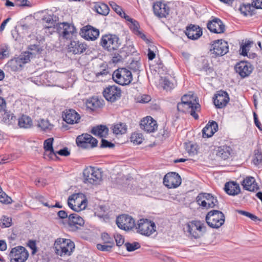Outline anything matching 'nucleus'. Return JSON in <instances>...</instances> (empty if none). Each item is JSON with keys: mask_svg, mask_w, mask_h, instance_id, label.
Instances as JSON below:
<instances>
[{"mask_svg": "<svg viewBox=\"0 0 262 262\" xmlns=\"http://www.w3.org/2000/svg\"><path fill=\"white\" fill-rule=\"evenodd\" d=\"M54 247L56 254L60 256H69L75 248V244L70 239L59 238L55 241Z\"/></svg>", "mask_w": 262, "mask_h": 262, "instance_id": "1", "label": "nucleus"}, {"mask_svg": "<svg viewBox=\"0 0 262 262\" xmlns=\"http://www.w3.org/2000/svg\"><path fill=\"white\" fill-rule=\"evenodd\" d=\"M84 182L93 185L99 184L102 181L101 172L94 167H86L83 171Z\"/></svg>", "mask_w": 262, "mask_h": 262, "instance_id": "2", "label": "nucleus"}, {"mask_svg": "<svg viewBox=\"0 0 262 262\" xmlns=\"http://www.w3.org/2000/svg\"><path fill=\"white\" fill-rule=\"evenodd\" d=\"M225 218V215L222 211L213 210L208 212L205 220L209 227L217 229L224 224Z\"/></svg>", "mask_w": 262, "mask_h": 262, "instance_id": "3", "label": "nucleus"}, {"mask_svg": "<svg viewBox=\"0 0 262 262\" xmlns=\"http://www.w3.org/2000/svg\"><path fill=\"white\" fill-rule=\"evenodd\" d=\"M100 45L104 49L113 52L119 49L121 46V42L117 35L108 34L101 37Z\"/></svg>", "mask_w": 262, "mask_h": 262, "instance_id": "4", "label": "nucleus"}, {"mask_svg": "<svg viewBox=\"0 0 262 262\" xmlns=\"http://www.w3.org/2000/svg\"><path fill=\"white\" fill-rule=\"evenodd\" d=\"M114 81L120 85L129 84L133 80L131 72L126 68H119L115 70L112 75Z\"/></svg>", "mask_w": 262, "mask_h": 262, "instance_id": "5", "label": "nucleus"}, {"mask_svg": "<svg viewBox=\"0 0 262 262\" xmlns=\"http://www.w3.org/2000/svg\"><path fill=\"white\" fill-rule=\"evenodd\" d=\"M184 229L194 238L200 237L206 231L205 224L200 221H193L186 225Z\"/></svg>", "mask_w": 262, "mask_h": 262, "instance_id": "6", "label": "nucleus"}, {"mask_svg": "<svg viewBox=\"0 0 262 262\" xmlns=\"http://www.w3.org/2000/svg\"><path fill=\"white\" fill-rule=\"evenodd\" d=\"M196 202L203 209H206L214 208L218 204L216 198L211 193L205 192L199 193L196 198Z\"/></svg>", "mask_w": 262, "mask_h": 262, "instance_id": "7", "label": "nucleus"}, {"mask_svg": "<svg viewBox=\"0 0 262 262\" xmlns=\"http://www.w3.org/2000/svg\"><path fill=\"white\" fill-rule=\"evenodd\" d=\"M228 51L229 46L227 42L222 39L214 41L210 49V53L212 57L222 56Z\"/></svg>", "mask_w": 262, "mask_h": 262, "instance_id": "8", "label": "nucleus"}, {"mask_svg": "<svg viewBox=\"0 0 262 262\" xmlns=\"http://www.w3.org/2000/svg\"><path fill=\"white\" fill-rule=\"evenodd\" d=\"M11 262H25L28 258L29 253L23 246H17L12 248L9 255Z\"/></svg>", "mask_w": 262, "mask_h": 262, "instance_id": "9", "label": "nucleus"}, {"mask_svg": "<svg viewBox=\"0 0 262 262\" xmlns=\"http://www.w3.org/2000/svg\"><path fill=\"white\" fill-rule=\"evenodd\" d=\"M137 229L140 234L149 236L156 231V226L154 222L147 219H141L138 221Z\"/></svg>", "mask_w": 262, "mask_h": 262, "instance_id": "10", "label": "nucleus"}, {"mask_svg": "<svg viewBox=\"0 0 262 262\" xmlns=\"http://www.w3.org/2000/svg\"><path fill=\"white\" fill-rule=\"evenodd\" d=\"M30 60V54L26 53L10 60L8 62L7 66L11 71H18L21 70L24 65Z\"/></svg>", "mask_w": 262, "mask_h": 262, "instance_id": "11", "label": "nucleus"}, {"mask_svg": "<svg viewBox=\"0 0 262 262\" xmlns=\"http://www.w3.org/2000/svg\"><path fill=\"white\" fill-rule=\"evenodd\" d=\"M78 146L83 148H93L96 147L98 141L91 135L83 134L78 136L76 140Z\"/></svg>", "mask_w": 262, "mask_h": 262, "instance_id": "12", "label": "nucleus"}, {"mask_svg": "<svg viewBox=\"0 0 262 262\" xmlns=\"http://www.w3.org/2000/svg\"><path fill=\"white\" fill-rule=\"evenodd\" d=\"M103 94L108 101L114 102L121 97V90L115 85H109L104 90Z\"/></svg>", "mask_w": 262, "mask_h": 262, "instance_id": "13", "label": "nucleus"}, {"mask_svg": "<svg viewBox=\"0 0 262 262\" xmlns=\"http://www.w3.org/2000/svg\"><path fill=\"white\" fill-rule=\"evenodd\" d=\"M200 107V104L196 102H193V103L181 102L177 104V109L179 111L183 113H189L195 119L199 118V116L196 113V111H198Z\"/></svg>", "mask_w": 262, "mask_h": 262, "instance_id": "14", "label": "nucleus"}, {"mask_svg": "<svg viewBox=\"0 0 262 262\" xmlns=\"http://www.w3.org/2000/svg\"><path fill=\"white\" fill-rule=\"evenodd\" d=\"M163 184L168 188H177L181 184V178L178 173L170 172L164 176Z\"/></svg>", "mask_w": 262, "mask_h": 262, "instance_id": "15", "label": "nucleus"}, {"mask_svg": "<svg viewBox=\"0 0 262 262\" xmlns=\"http://www.w3.org/2000/svg\"><path fill=\"white\" fill-rule=\"evenodd\" d=\"M116 224L119 228L124 230H129L134 227L135 222L132 216L122 214L117 218Z\"/></svg>", "mask_w": 262, "mask_h": 262, "instance_id": "16", "label": "nucleus"}, {"mask_svg": "<svg viewBox=\"0 0 262 262\" xmlns=\"http://www.w3.org/2000/svg\"><path fill=\"white\" fill-rule=\"evenodd\" d=\"M99 30L92 26L87 25L81 29L80 34L88 40H95L99 35Z\"/></svg>", "mask_w": 262, "mask_h": 262, "instance_id": "17", "label": "nucleus"}, {"mask_svg": "<svg viewBox=\"0 0 262 262\" xmlns=\"http://www.w3.org/2000/svg\"><path fill=\"white\" fill-rule=\"evenodd\" d=\"M57 30L64 38L70 39L76 33V29L73 25L62 23L58 24Z\"/></svg>", "mask_w": 262, "mask_h": 262, "instance_id": "18", "label": "nucleus"}, {"mask_svg": "<svg viewBox=\"0 0 262 262\" xmlns=\"http://www.w3.org/2000/svg\"><path fill=\"white\" fill-rule=\"evenodd\" d=\"M78 194H73L68 198V205L73 210L79 212L84 209L86 206V201L82 200H78Z\"/></svg>", "mask_w": 262, "mask_h": 262, "instance_id": "19", "label": "nucleus"}, {"mask_svg": "<svg viewBox=\"0 0 262 262\" xmlns=\"http://www.w3.org/2000/svg\"><path fill=\"white\" fill-rule=\"evenodd\" d=\"M229 101L228 93L224 91H219L213 97V103L216 107L222 108L226 106Z\"/></svg>", "mask_w": 262, "mask_h": 262, "instance_id": "20", "label": "nucleus"}, {"mask_svg": "<svg viewBox=\"0 0 262 262\" xmlns=\"http://www.w3.org/2000/svg\"><path fill=\"white\" fill-rule=\"evenodd\" d=\"M155 15L159 18H165L169 15L170 8L165 3L157 2L153 5Z\"/></svg>", "mask_w": 262, "mask_h": 262, "instance_id": "21", "label": "nucleus"}, {"mask_svg": "<svg viewBox=\"0 0 262 262\" xmlns=\"http://www.w3.org/2000/svg\"><path fill=\"white\" fill-rule=\"evenodd\" d=\"M235 70L242 78H245L251 73L253 68L250 63L241 61L235 65Z\"/></svg>", "mask_w": 262, "mask_h": 262, "instance_id": "22", "label": "nucleus"}, {"mask_svg": "<svg viewBox=\"0 0 262 262\" xmlns=\"http://www.w3.org/2000/svg\"><path fill=\"white\" fill-rule=\"evenodd\" d=\"M140 126L145 132L151 133L157 130L158 125L156 121L151 117L147 116L141 121Z\"/></svg>", "mask_w": 262, "mask_h": 262, "instance_id": "23", "label": "nucleus"}, {"mask_svg": "<svg viewBox=\"0 0 262 262\" xmlns=\"http://www.w3.org/2000/svg\"><path fill=\"white\" fill-rule=\"evenodd\" d=\"M84 220L77 213L71 214L69 216L68 224L73 231H76L79 229V227L83 226Z\"/></svg>", "mask_w": 262, "mask_h": 262, "instance_id": "24", "label": "nucleus"}, {"mask_svg": "<svg viewBox=\"0 0 262 262\" xmlns=\"http://www.w3.org/2000/svg\"><path fill=\"white\" fill-rule=\"evenodd\" d=\"M207 28L212 32L222 33L225 31V26L219 18H214L207 24Z\"/></svg>", "mask_w": 262, "mask_h": 262, "instance_id": "25", "label": "nucleus"}, {"mask_svg": "<svg viewBox=\"0 0 262 262\" xmlns=\"http://www.w3.org/2000/svg\"><path fill=\"white\" fill-rule=\"evenodd\" d=\"M85 43L79 41H71L68 46V51L74 54H79L83 53L86 49Z\"/></svg>", "mask_w": 262, "mask_h": 262, "instance_id": "26", "label": "nucleus"}, {"mask_svg": "<svg viewBox=\"0 0 262 262\" xmlns=\"http://www.w3.org/2000/svg\"><path fill=\"white\" fill-rule=\"evenodd\" d=\"M63 119L67 123L73 124L78 123L80 117L75 110L69 109L64 112Z\"/></svg>", "mask_w": 262, "mask_h": 262, "instance_id": "27", "label": "nucleus"}, {"mask_svg": "<svg viewBox=\"0 0 262 262\" xmlns=\"http://www.w3.org/2000/svg\"><path fill=\"white\" fill-rule=\"evenodd\" d=\"M185 34L189 39L196 40L202 36V31L199 26L190 25L186 28Z\"/></svg>", "mask_w": 262, "mask_h": 262, "instance_id": "28", "label": "nucleus"}, {"mask_svg": "<svg viewBox=\"0 0 262 262\" xmlns=\"http://www.w3.org/2000/svg\"><path fill=\"white\" fill-rule=\"evenodd\" d=\"M218 129V124L214 121L209 122L202 130L203 137L209 138L212 137Z\"/></svg>", "mask_w": 262, "mask_h": 262, "instance_id": "29", "label": "nucleus"}, {"mask_svg": "<svg viewBox=\"0 0 262 262\" xmlns=\"http://www.w3.org/2000/svg\"><path fill=\"white\" fill-rule=\"evenodd\" d=\"M224 190L229 195H235L239 193L241 191L238 184L235 182H229L225 184Z\"/></svg>", "mask_w": 262, "mask_h": 262, "instance_id": "30", "label": "nucleus"}, {"mask_svg": "<svg viewBox=\"0 0 262 262\" xmlns=\"http://www.w3.org/2000/svg\"><path fill=\"white\" fill-rule=\"evenodd\" d=\"M242 185L243 188L250 191H254L258 189L257 185L255 183V179L253 177H248L245 178L243 182Z\"/></svg>", "mask_w": 262, "mask_h": 262, "instance_id": "31", "label": "nucleus"}, {"mask_svg": "<svg viewBox=\"0 0 262 262\" xmlns=\"http://www.w3.org/2000/svg\"><path fill=\"white\" fill-rule=\"evenodd\" d=\"M232 151V150L230 146H221L217 148L216 156L223 160H226L229 157Z\"/></svg>", "mask_w": 262, "mask_h": 262, "instance_id": "32", "label": "nucleus"}, {"mask_svg": "<svg viewBox=\"0 0 262 262\" xmlns=\"http://www.w3.org/2000/svg\"><path fill=\"white\" fill-rule=\"evenodd\" d=\"M3 112L4 114H3L2 121L6 124L9 125H13L15 124L17 120L16 117L13 114L6 110Z\"/></svg>", "mask_w": 262, "mask_h": 262, "instance_id": "33", "label": "nucleus"}, {"mask_svg": "<svg viewBox=\"0 0 262 262\" xmlns=\"http://www.w3.org/2000/svg\"><path fill=\"white\" fill-rule=\"evenodd\" d=\"M108 129L104 125H100L94 127L91 130V133L101 138L105 137L108 134Z\"/></svg>", "mask_w": 262, "mask_h": 262, "instance_id": "34", "label": "nucleus"}, {"mask_svg": "<svg viewBox=\"0 0 262 262\" xmlns=\"http://www.w3.org/2000/svg\"><path fill=\"white\" fill-rule=\"evenodd\" d=\"M86 105L88 108L94 111L100 107L102 103L97 97H92L87 100Z\"/></svg>", "mask_w": 262, "mask_h": 262, "instance_id": "35", "label": "nucleus"}, {"mask_svg": "<svg viewBox=\"0 0 262 262\" xmlns=\"http://www.w3.org/2000/svg\"><path fill=\"white\" fill-rule=\"evenodd\" d=\"M18 125L20 128H29L32 125L31 118L26 115H22L18 119Z\"/></svg>", "mask_w": 262, "mask_h": 262, "instance_id": "36", "label": "nucleus"}, {"mask_svg": "<svg viewBox=\"0 0 262 262\" xmlns=\"http://www.w3.org/2000/svg\"><path fill=\"white\" fill-rule=\"evenodd\" d=\"M56 16L53 14H46L44 15L41 19L43 23H46V28H50L56 25V20L54 18Z\"/></svg>", "mask_w": 262, "mask_h": 262, "instance_id": "37", "label": "nucleus"}, {"mask_svg": "<svg viewBox=\"0 0 262 262\" xmlns=\"http://www.w3.org/2000/svg\"><path fill=\"white\" fill-rule=\"evenodd\" d=\"M94 10L99 14L106 16L110 11L108 6L104 3H98L94 6Z\"/></svg>", "mask_w": 262, "mask_h": 262, "instance_id": "38", "label": "nucleus"}, {"mask_svg": "<svg viewBox=\"0 0 262 262\" xmlns=\"http://www.w3.org/2000/svg\"><path fill=\"white\" fill-rule=\"evenodd\" d=\"M239 10L241 13L243 14L245 16H251L253 14V12L255 10V8L253 5H251L249 4H243L240 6Z\"/></svg>", "mask_w": 262, "mask_h": 262, "instance_id": "39", "label": "nucleus"}, {"mask_svg": "<svg viewBox=\"0 0 262 262\" xmlns=\"http://www.w3.org/2000/svg\"><path fill=\"white\" fill-rule=\"evenodd\" d=\"M113 133L116 135L123 134L126 132L127 127L126 125L123 123H119L115 124L113 126Z\"/></svg>", "mask_w": 262, "mask_h": 262, "instance_id": "40", "label": "nucleus"}, {"mask_svg": "<svg viewBox=\"0 0 262 262\" xmlns=\"http://www.w3.org/2000/svg\"><path fill=\"white\" fill-rule=\"evenodd\" d=\"M53 141L54 139L53 138L46 139L43 143V148L46 152H49L50 155H55L56 153L53 148Z\"/></svg>", "mask_w": 262, "mask_h": 262, "instance_id": "41", "label": "nucleus"}, {"mask_svg": "<svg viewBox=\"0 0 262 262\" xmlns=\"http://www.w3.org/2000/svg\"><path fill=\"white\" fill-rule=\"evenodd\" d=\"M185 147L186 151L190 156H193L198 152V146L191 142L185 143Z\"/></svg>", "mask_w": 262, "mask_h": 262, "instance_id": "42", "label": "nucleus"}, {"mask_svg": "<svg viewBox=\"0 0 262 262\" xmlns=\"http://www.w3.org/2000/svg\"><path fill=\"white\" fill-rule=\"evenodd\" d=\"M38 126L43 130H51L52 128V125L48 120L41 119L38 123Z\"/></svg>", "mask_w": 262, "mask_h": 262, "instance_id": "43", "label": "nucleus"}, {"mask_svg": "<svg viewBox=\"0 0 262 262\" xmlns=\"http://www.w3.org/2000/svg\"><path fill=\"white\" fill-rule=\"evenodd\" d=\"M28 49L31 51V52H25L24 54L29 53L30 57H31V55L33 54H40L42 51L41 48L36 45H31L29 46Z\"/></svg>", "mask_w": 262, "mask_h": 262, "instance_id": "44", "label": "nucleus"}, {"mask_svg": "<svg viewBox=\"0 0 262 262\" xmlns=\"http://www.w3.org/2000/svg\"><path fill=\"white\" fill-rule=\"evenodd\" d=\"M254 153L253 162L255 165H258L262 163V152L260 150L257 149Z\"/></svg>", "mask_w": 262, "mask_h": 262, "instance_id": "45", "label": "nucleus"}, {"mask_svg": "<svg viewBox=\"0 0 262 262\" xmlns=\"http://www.w3.org/2000/svg\"><path fill=\"white\" fill-rule=\"evenodd\" d=\"M130 140L135 144H140L143 141L142 135L141 134L134 133L132 134L130 137Z\"/></svg>", "mask_w": 262, "mask_h": 262, "instance_id": "46", "label": "nucleus"}, {"mask_svg": "<svg viewBox=\"0 0 262 262\" xmlns=\"http://www.w3.org/2000/svg\"><path fill=\"white\" fill-rule=\"evenodd\" d=\"M253 43L252 41H247L245 43L242 44L241 47V49L242 50L241 54L243 56L247 55V52L249 50V48L251 47V45Z\"/></svg>", "mask_w": 262, "mask_h": 262, "instance_id": "47", "label": "nucleus"}, {"mask_svg": "<svg viewBox=\"0 0 262 262\" xmlns=\"http://www.w3.org/2000/svg\"><path fill=\"white\" fill-rule=\"evenodd\" d=\"M125 246L128 251H134L140 247V244L138 242H134L133 243H126Z\"/></svg>", "mask_w": 262, "mask_h": 262, "instance_id": "48", "label": "nucleus"}, {"mask_svg": "<svg viewBox=\"0 0 262 262\" xmlns=\"http://www.w3.org/2000/svg\"><path fill=\"white\" fill-rule=\"evenodd\" d=\"M1 221L2 223L1 227L2 228L9 227L12 225V219L10 217L3 216Z\"/></svg>", "mask_w": 262, "mask_h": 262, "instance_id": "49", "label": "nucleus"}, {"mask_svg": "<svg viewBox=\"0 0 262 262\" xmlns=\"http://www.w3.org/2000/svg\"><path fill=\"white\" fill-rule=\"evenodd\" d=\"M101 238L105 244L114 245L113 238L111 237L107 233H103L101 235Z\"/></svg>", "mask_w": 262, "mask_h": 262, "instance_id": "50", "label": "nucleus"}, {"mask_svg": "<svg viewBox=\"0 0 262 262\" xmlns=\"http://www.w3.org/2000/svg\"><path fill=\"white\" fill-rule=\"evenodd\" d=\"M112 8L120 16L122 15V13H123L122 9L121 7L118 6L116 3L112 2L110 3Z\"/></svg>", "mask_w": 262, "mask_h": 262, "instance_id": "51", "label": "nucleus"}, {"mask_svg": "<svg viewBox=\"0 0 262 262\" xmlns=\"http://www.w3.org/2000/svg\"><path fill=\"white\" fill-rule=\"evenodd\" d=\"M139 27L140 26L139 23L135 19H134L129 25V28L135 34H137L138 32L140 31Z\"/></svg>", "mask_w": 262, "mask_h": 262, "instance_id": "52", "label": "nucleus"}, {"mask_svg": "<svg viewBox=\"0 0 262 262\" xmlns=\"http://www.w3.org/2000/svg\"><path fill=\"white\" fill-rule=\"evenodd\" d=\"M113 246L110 244L102 245L99 244L97 245V248L98 250L102 251H110Z\"/></svg>", "mask_w": 262, "mask_h": 262, "instance_id": "53", "label": "nucleus"}, {"mask_svg": "<svg viewBox=\"0 0 262 262\" xmlns=\"http://www.w3.org/2000/svg\"><path fill=\"white\" fill-rule=\"evenodd\" d=\"M9 53V47L5 46L0 49V59L8 56Z\"/></svg>", "mask_w": 262, "mask_h": 262, "instance_id": "54", "label": "nucleus"}, {"mask_svg": "<svg viewBox=\"0 0 262 262\" xmlns=\"http://www.w3.org/2000/svg\"><path fill=\"white\" fill-rule=\"evenodd\" d=\"M237 212L242 215H245L246 216L249 217L253 221H255L258 220V217L256 216H255V215H254L250 212H247V211H245L244 210H238Z\"/></svg>", "mask_w": 262, "mask_h": 262, "instance_id": "55", "label": "nucleus"}, {"mask_svg": "<svg viewBox=\"0 0 262 262\" xmlns=\"http://www.w3.org/2000/svg\"><path fill=\"white\" fill-rule=\"evenodd\" d=\"M163 88L166 90H170L173 88V84L167 78L163 79Z\"/></svg>", "mask_w": 262, "mask_h": 262, "instance_id": "56", "label": "nucleus"}, {"mask_svg": "<svg viewBox=\"0 0 262 262\" xmlns=\"http://www.w3.org/2000/svg\"><path fill=\"white\" fill-rule=\"evenodd\" d=\"M16 5L21 7H28L32 6L31 3L28 0H16Z\"/></svg>", "mask_w": 262, "mask_h": 262, "instance_id": "57", "label": "nucleus"}, {"mask_svg": "<svg viewBox=\"0 0 262 262\" xmlns=\"http://www.w3.org/2000/svg\"><path fill=\"white\" fill-rule=\"evenodd\" d=\"M140 63L138 61L133 62L129 64V68L134 72L140 71Z\"/></svg>", "mask_w": 262, "mask_h": 262, "instance_id": "58", "label": "nucleus"}, {"mask_svg": "<svg viewBox=\"0 0 262 262\" xmlns=\"http://www.w3.org/2000/svg\"><path fill=\"white\" fill-rule=\"evenodd\" d=\"M114 144L109 141H108L106 140L105 139H102L101 140V147L102 148H113L114 147Z\"/></svg>", "mask_w": 262, "mask_h": 262, "instance_id": "59", "label": "nucleus"}, {"mask_svg": "<svg viewBox=\"0 0 262 262\" xmlns=\"http://www.w3.org/2000/svg\"><path fill=\"white\" fill-rule=\"evenodd\" d=\"M114 238L116 242V245L118 246H121L124 242V238L122 235L120 234H117L116 235H115Z\"/></svg>", "mask_w": 262, "mask_h": 262, "instance_id": "60", "label": "nucleus"}, {"mask_svg": "<svg viewBox=\"0 0 262 262\" xmlns=\"http://www.w3.org/2000/svg\"><path fill=\"white\" fill-rule=\"evenodd\" d=\"M56 153L60 156H68L70 154V151L68 150V149L67 147L59 150V151H57Z\"/></svg>", "mask_w": 262, "mask_h": 262, "instance_id": "61", "label": "nucleus"}, {"mask_svg": "<svg viewBox=\"0 0 262 262\" xmlns=\"http://www.w3.org/2000/svg\"><path fill=\"white\" fill-rule=\"evenodd\" d=\"M6 102L5 100L0 97V113L3 112L6 110Z\"/></svg>", "mask_w": 262, "mask_h": 262, "instance_id": "62", "label": "nucleus"}, {"mask_svg": "<svg viewBox=\"0 0 262 262\" xmlns=\"http://www.w3.org/2000/svg\"><path fill=\"white\" fill-rule=\"evenodd\" d=\"M192 100L193 98H191L190 96L185 95L182 97L181 102H186L187 103H193Z\"/></svg>", "mask_w": 262, "mask_h": 262, "instance_id": "63", "label": "nucleus"}, {"mask_svg": "<svg viewBox=\"0 0 262 262\" xmlns=\"http://www.w3.org/2000/svg\"><path fill=\"white\" fill-rule=\"evenodd\" d=\"M35 184L38 186H44L46 184V181L43 179H38L35 181Z\"/></svg>", "mask_w": 262, "mask_h": 262, "instance_id": "64", "label": "nucleus"}]
</instances>
